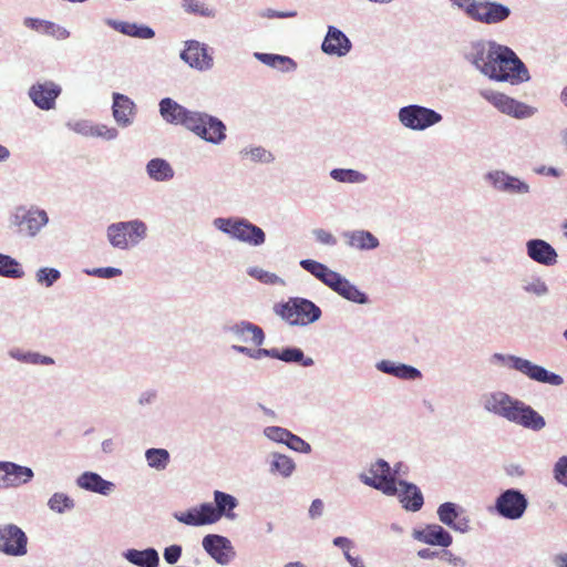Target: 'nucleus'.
Listing matches in <instances>:
<instances>
[{"mask_svg": "<svg viewBox=\"0 0 567 567\" xmlns=\"http://www.w3.org/2000/svg\"><path fill=\"white\" fill-rule=\"evenodd\" d=\"M203 549L217 564L228 565L236 556L230 539L219 534H207L202 539Z\"/></svg>", "mask_w": 567, "mask_h": 567, "instance_id": "aec40b11", "label": "nucleus"}, {"mask_svg": "<svg viewBox=\"0 0 567 567\" xmlns=\"http://www.w3.org/2000/svg\"><path fill=\"white\" fill-rule=\"evenodd\" d=\"M286 446L295 452L302 454H309L312 451L311 445L308 442H306L302 437L293 434L292 432L288 436Z\"/></svg>", "mask_w": 567, "mask_h": 567, "instance_id": "603ef678", "label": "nucleus"}, {"mask_svg": "<svg viewBox=\"0 0 567 567\" xmlns=\"http://www.w3.org/2000/svg\"><path fill=\"white\" fill-rule=\"evenodd\" d=\"M375 369L384 374L405 381H414L422 378V372L417 368L391 360L378 361L375 363Z\"/></svg>", "mask_w": 567, "mask_h": 567, "instance_id": "c756f323", "label": "nucleus"}, {"mask_svg": "<svg viewBox=\"0 0 567 567\" xmlns=\"http://www.w3.org/2000/svg\"><path fill=\"white\" fill-rule=\"evenodd\" d=\"M274 311L288 324L297 327L315 323L322 316L319 306L302 297H290L287 301L275 305Z\"/></svg>", "mask_w": 567, "mask_h": 567, "instance_id": "0eeeda50", "label": "nucleus"}, {"mask_svg": "<svg viewBox=\"0 0 567 567\" xmlns=\"http://www.w3.org/2000/svg\"><path fill=\"white\" fill-rule=\"evenodd\" d=\"M290 433H291V431H289L285 427H281V426H277V425L266 426L262 431V434L268 440L279 443V444H285V445H286V442H287Z\"/></svg>", "mask_w": 567, "mask_h": 567, "instance_id": "3c124183", "label": "nucleus"}, {"mask_svg": "<svg viewBox=\"0 0 567 567\" xmlns=\"http://www.w3.org/2000/svg\"><path fill=\"white\" fill-rule=\"evenodd\" d=\"M23 25L39 34L49 35L56 40H65L70 37V31L64 27L40 18L27 17L23 19Z\"/></svg>", "mask_w": 567, "mask_h": 567, "instance_id": "7c9ffc66", "label": "nucleus"}, {"mask_svg": "<svg viewBox=\"0 0 567 567\" xmlns=\"http://www.w3.org/2000/svg\"><path fill=\"white\" fill-rule=\"evenodd\" d=\"M0 553L11 557H22L28 554V536L16 524L0 525Z\"/></svg>", "mask_w": 567, "mask_h": 567, "instance_id": "f3484780", "label": "nucleus"}, {"mask_svg": "<svg viewBox=\"0 0 567 567\" xmlns=\"http://www.w3.org/2000/svg\"><path fill=\"white\" fill-rule=\"evenodd\" d=\"M61 278V271L53 267H41L35 271V280L47 288L52 287Z\"/></svg>", "mask_w": 567, "mask_h": 567, "instance_id": "49530a36", "label": "nucleus"}, {"mask_svg": "<svg viewBox=\"0 0 567 567\" xmlns=\"http://www.w3.org/2000/svg\"><path fill=\"white\" fill-rule=\"evenodd\" d=\"M320 48L327 55L343 58L352 50V42L342 30L328 25Z\"/></svg>", "mask_w": 567, "mask_h": 567, "instance_id": "5701e85b", "label": "nucleus"}, {"mask_svg": "<svg viewBox=\"0 0 567 567\" xmlns=\"http://www.w3.org/2000/svg\"><path fill=\"white\" fill-rule=\"evenodd\" d=\"M157 400V391L154 389H148L143 391L137 399V403L141 406L152 405Z\"/></svg>", "mask_w": 567, "mask_h": 567, "instance_id": "680f3d73", "label": "nucleus"}, {"mask_svg": "<svg viewBox=\"0 0 567 567\" xmlns=\"http://www.w3.org/2000/svg\"><path fill=\"white\" fill-rule=\"evenodd\" d=\"M254 58L262 64L282 73H291L297 70V62L287 55L277 53L255 52Z\"/></svg>", "mask_w": 567, "mask_h": 567, "instance_id": "c9c22d12", "label": "nucleus"}, {"mask_svg": "<svg viewBox=\"0 0 567 567\" xmlns=\"http://www.w3.org/2000/svg\"><path fill=\"white\" fill-rule=\"evenodd\" d=\"M370 473L373 475L368 476L364 473L359 475V480L364 485L382 492L386 496H394L398 494V482L392 477V466L383 458L377 460L370 467Z\"/></svg>", "mask_w": 567, "mask_h": 567, "instance_id": "4468645a", "label": "nucleus"}, {"mask_svg": "<svg viewBox=\"0 0 567 567\" xmlns=\"http://www.w3.org/2000/svg\"><path fill=\"white\" fill-rule=\"evenodd\" d=\"M398 120L405 128L422 132L441 123L443 115L427 106L409 104L399 109Z\"/></svg>", "mask_w": 567, "mask_h": 567, "instance_id": "f8f14e48", "label": "nucleus"}, {"mask_svg": "<svg viewBox=\"0 0 567 567\" xmlns=\"http://www.w3.org/2000/svg\"><path fill=\"white\" fill-rule=\"evenodd\" d=\"M329 176L343 184H363L368 181V176L360 171L353 168H332Z\"/></svg>", "mask_w": 567, "mask_h": 567, "instance_id": "ea45409f", "label": "nucleus"}, {"mask_svg": "<svg viewBox=\"0 0 567 567\" xmlns=\"http://www.w3.org/2000/svg\"><path fill=\"white\" fill-rule=\"evenodd\" d=\"M528 505L527 495L519 488L511 487L496 496L493 511L501 518L518 520L525 515Z\"/></svg>", "mask_w": 567, "mask_h": 567, "instance_id": "ddd939ff", "label": "nucleus"}, {"mask_svg": "<svg viewBox=\"0 0 567 567\" xmlns=\"http://www.w3.org/2000/svg\"><path fill=\"white\" fill-rule=\"evenodd\" d=\"M231 350L254 360H259L261 358L274 359L275 355V348L266 349L259 347L258 349H251L245 346L233 344Z\"/></svg>", "mask_w": 567, "mask_h": 567, "instance_id": "09e8293b", "label": "nucleus"}, {"mask_svg": "<svg viewBox=\"0 0 567 567\" xmlns=\"http://www.w3.org/2000/svg\"><path fill=\"white\" fill-rule=\"evenodd\" d=\"M50 511L56 514H64L75 507L74 499L63 492L53 493L47 503Z\"/></svg>", "mask_w": 567, "mask_h": 567, "instance_id": "37998d69", "label": "nucleus"}, {"mask_svg": "<svg viewBox=\"0 0 567 567\" xmlns=\"http://www.w3.org/2000/svg\"><path fill=\"white\" fill-rule=\"evenodd\" d=\"M118 131L115 127H110L105 124H96L93 126V136L92 137H101L105 141H113L117 138Z\"/></svg>", "mask_w": 567, "mask_h": 567, "instance_id": "13d9d810", "label": "nucleus"}, {"mask_svg": "<svg viewBox=\"0 0 567 567\" xmlns=\"http://www.w3.org/2000/svg\"><path fill=\"white\" fill-rule=\"evenodd\" d=\"M105 23L109 27H111L112 29H114L115 31H117L122 34H125L127 37H128V32H131V28H132L131 22L120 21V20H115V19H106Z\"/></svg>", "mask_w": 567, "mask_h": 567, "instance_id": "e2e57ef3", "label": "nucleus"}, {"mask_svg": "<svg viewBox=\"0 0 567 567\" xmlns=\"http://www.w3.org/2000/svg\"><path fill=\"white\" fill-rule=\"evenodd\" d=\"M84 272L92 277L103 278V279H111L115 278L122 275V270L116 267H99V268H92V269H85Z\"/></svg>", "mask_w": 567, "mask_h": 567, "instance_id": "864d4df0", "label": "nucleus"}, {"mask_svg": "<svg viewBox=\"0 0 567 567\" xmlns=\"http://www.w3.org/2000/svg\"><path fill=\"white\" fill-rule=\"evenodd\" d=\"M522 289L526 293H530L536 297H544L549 292L547 284L540 277H533L530 280H524Z\"/></svg>", "mask_w": 567, "mask_h": 567, "instance_id": "8fccbe9b", "label": "nucleus"}, {"mask_svg": "<svg viewBox=\"0 0 567 567\" xmlns=\"http://www.w3.org/2000/svg\"><path fill=\"white\" fill-rule=\"evenodd\" d=\"M481 96L501 113L523 120L536 114L537 109L494 90H482Z\"/></svg>", "mask_w": 567, "mask_h": 567, "instance_id": "2eb2a0df", "label": "nucleus"}, {"mask_svg": "<svg viewBox=\"0 0 567 567\" xmlns=\"http://www.w3.org/2000/svg\"><path fill=\"white\" fill-rule=\"evenodd\" d=\"M9 357L28 364L33 365H51L54 364V359L49 355L41 354L35 351H23L19 348L11 349L9 351Z\"/></svg>", "mask_w": 567, "mask_h": 567, "instance_id": "58836bf2", "label": "nucleus"}, {"mask_svg": "<svg viewBox=\"0 0 567 567\" xmlns=\"http://www.w3.org/2000/svg\"><path fill=\"white\" fill-rule=\"evenodd\" d=\"M534 172L538 175L551 176V177H559L561 175V172L558 168H556L554 166H545V165L536 167L534 169Z\"/></svg>", "mask_w": 567, "mask_h": 567, "instance_id": "338daca9", "label": "nucleus"}, {"mask_svg": "<svg viewBox=\"0 0 567 567\" xmlns=\"http://www.w3.org/2000/svg\"><path fill=\"white\" fill-rule=\"evenodd\" d=\"M183 554V547L178 544H173L164 548L163 558L166 564L175 565L179 561Z\"/></svg>", "mask_w": 567, "mask_h": 567, "instance_id": "bf43d9fd", "label": "nucleus"}, {"mask_svg": "<svg viewBox=\"0 0 567 567\" xmlns=\"http://www.w3.org/2000/svg\"><path fill=\"white\" fill-rule=\"evenodd\" d=\"M297 16V12L296 11H277V10H274V9H267L262 17H266V18H269V19H274V18H280V19H284V18H293Z\"/></svg>", "mask_w": 567, "mask_h": 567, "instance_id": "69168bd1", "label": "nucleus"}, {"mask_svg": "<svg viewBox=\"0 0 567 567\" xmlns=\"http://www.w3.org/2000/svg\"><path fill=\"white\" fill-rule=\"evenodd\" d=\"M348 247L361 251L374 250L380 246V240L370 230L355 229L342 233Z\"/></svg>", "mask_w": 567, "mask_h": 567, "instance_id": "473e14b6", "label": "nucleus"}, {"mask_svg": "<svg viewBox=\"0 0 567 567\" xmlns=\"http://www.w3.org/2000/svg\"><path fill=\"white\" fill-rule=\"evenodd\" d=\"M333 546L342 549L344 551L347 548L354 547V543L352 539L346 537V536H337L332 539Z\"/></svg>", "mask_w": 567, "mask_h": 567, "instance_id": "774afa93", "label": "nucleus"}, {"mask_svg": "<svg viewBox=\"0 0 567 567\" xmlns=\"http://www.w3.org/2000/svg\"><path fill=\"white\" fill-rule=\"evenodd\" d=\"M61 93L62 86L51 80L38 81L28 89L29 99L41 111L55 109Z\"/></svg>", "mask_w": 567, "mask_h": 567, "instance_id": "6ab92c4d", "label": "nucleus"}, {"mask_svg": "<svg viewBox=\"0 0 567 567\" xmlns=\"http://www.w3.org/2000/svg\"><path fill=\"white\" fill-rule=\"evenodd\" d=\"M66 126L72 130L73 132L85 136V137H92L93 136V126L90 121L87 120H80L75 122H68Z\"/></svg>", "mask_w": 567, "mask_h": 567, "instance_id": "6e6d98bb", "label": "nucleus"}, {"mask_svg": "<svg viewBox=\"0 0 567 567\" xmlns=\"http://www.w3.org/2000/svg\"><path fill=\"white\" fill-rule=\"evenodd\" d=\"M135 114L136 104L130 96L118 92L112 94V115L120 127L126 128L131 126Z\"/></svg>", "mask_w": 567, "mask_h": 567, "instance_id": "b1692460", "label": "nucleus"}, {"mask_svg": "<svg viewBox=\"0 0 567 567\" xmlns=\"http://www.w3.org/2000/svg\"><path fill=\"white\" fill-rule=\"evenodd\" d=\"M316 240L326 246H336L338 244L337 238L328 230L322 228H316L312 231Z\"/></svg>", "mask_w": 567, "mask_h": 567, "instance_id": "052dcab7", "label": "nucleus"}, {"mask_svg": "<svg viewBox=\"0 0 567 567\" xmlns=\"http://www.w3.org/2000/svg\"><path fill=\"white\" fill-rule=\"evenodd\" d=\"M122 557L136 567H159V553L154 547L144 549L128 548L122 553Z\"/></svg>", "mask_w": 567, "mask_h": 567, "instance_id": "72a5a7b5", "label": "nucleus"}, {"mask_svg": "<svg viewBox=\"0 0 567 567\" xmlns=\"http://www.w3.org/2000/svg\"><path fill=\"white\" fill-rule=\"evenodd\" d=\"M210 48L197 40H187L184 42V49L179 53V58L188 66L197 71H208L214 66V59Z\"/></svg>", "mask_w": 567, "mask_h": 567, "instance_id": "a211bd4d", "label": "nucleus"}, {"mask_svg": "<svg viewBox=\"0 0 567 567\" xmlns=\"http://www.w3.org/2000/svg\"><path fill=\"white\" fill-rule=\"evenodd\" d=\"M223 329L224 332L230 333L237 340L243 342H247L248 334H251V342L257 347L262 346L266 339L264 330L259 326L247 320H241L233 324H226Z\"/></svg>", "mask_w": 567, "mask_h": 567, "instance_id": "a878e982", "label": "nucleus"}, {"mask_svg": "<svg viewBox=\"0 0 567 567\" xmlns=\"http://www.w3.org/2000/svg\"><path fill=\"white\" fill-rule=\"evenodd\" d=\"M145 460L151 468L164 471L171 461L169 452L162 447H151L145 451Z\"/></svg>", "mask_w": 567, "mask_h": 567, "instance_id": "79ce46f5", "label": "nucleus"}, {"mask_svg": "<svg viewBox=\"0 0 567 567\" xmlns=\"http://www.w3.org/2000/svg\"><path fill=\"white\" fill-rule=\"evenodd\" d=\"M128 37L150 40L155 37V31L151 27L146 24H138L132 22L131 32H128Z\"/></svg>", "mask_w": 567, "mask_h": 567, "instance_id": "4d7b16f0", "label": "nucleus"}, {"mask_svg": "<svg viewBox=\"0 0 567 567\" xmlns=\"http://www.w3.org/2000/svg\"><path fill=\"white\" fill-rule=\"evenodd\" d=\"M214 502H205L185 512H175L173 517L187 526H205L219 522L221 518L235 520V509L239 501L231 494L216 489L213 493Z\"/></svg>", "mask_w": 567, "mask_h": 567, "instance_id": "7ed1b4c3", "label": "nucleus"}, {"mask_svg": "<svg viewBox=\"0 0 567 567\" xmlns=\"http://www.w3.org/2000/svg\"><path fill=\"white\" fill-rule=\"evenodd\" d=\"M247 275L265 285H270V286H276V285L284 286L285 285V280L281 277H279L278 275L267 271V270H264L262 268H259L256 266L248 267Z\"/></svg>", "mask_w": 567, "mask_h": 567, "instance_id": "a18cd8bd", "label": "nucleus"}, {"mask_svg": "<svg viewBox=\"0 0 567 567\" xmlns=\"http://www.w3.org/2000/svg\"><path fill=\"white\" fill-rule=\"evenodd\" d=\"M11 224L21 237L33 239L39 236L50 221L47 210L37 205L19 206L12 214Z\"/></svg>", "mask_w": 567, "mask_h": 567, "instance_id": "9d476101", "label": "nucleus"}, {"mask_svg": "<svg viewBox=\"0 0 567 567\" xmlns=\"http://www.w3.org/2000/svg\"><path fill=\"white\" fill-rule=\"evenodd\" d=\"M467 18L486 25L501 24L512 14V9L495 0H452Z\"/></svg>", "mask_w": 567, "mask_h": 567, "instance_id": "39448f33", "label": "nucleus"}, {"mask_svg": "<svg viewBox=\"0 0 567 567\" xmlns=\"http://www.w3.org/2000/svg\"><path fill=\"white\" fill-rule=\"evenodd\" d=\"M145 172L151 181L166 183L174 178L175 171L171 163L162 157L151 158L145 165Z\"/></svg>", "mask_w": 567, "mask_h": 567, "instance_id": "f704fd0d", "label": "nucleus"}, {"mask_svg": "<svg viewBox=\"0 0 567 567\" xmlns=\"http://www.w3.org/2000/svg\"><path fill=\"white\" fill-rule=\"evenodd\" d=\"M23 276L24 270L16 258L0 252V277L21 279Z\"/></svg>", "mask_w": 567, "mask_h": 567, "instance_id": "a19ab883", "label": "nucleus"}, {"mask_svg": "<svg viewBox=\"0 0 567 567\" xmlns=\"http://www.w3.org/2000/svg\"><path fill=\"white\" fill-rule=\"evenodd\" d=\"M527 256L535 262L543 266H553L557 262L556 249L546 240L534 238L526 243Z\"/></svg>", "mask_w": 567, "mask_h": 567, "instance_id": "bb28decb", "label": "nucleus"}, {"mask_svg": "<svg viewBox=\"0 0 567 567\" xmlns=\"http://www.w3.org/2000/svg\"><path fill=\"white\" fill-rule=\"evenodd\" d=\"M268 464L270 474L279 475L284 478L290 477L296 471L295 461L290 456L278 452L269 455Z\"/></svg>", "mask_w": 567, "mask_h": 567, "instance_id": "4c0bfd02", "label": "nucleus"}, {"mask_svg": "<svg viewBox=\"0 0 567 567\" xmlns=\"http://www.w3.org/2000/svg\"><path fill=\"white\" fill-rule=\"evenodd\" d=\"M324 504L322 499L316 498L311 502L308 515L311 519L320 518L323 514Z\"/></svg>", "mask_w": 567, "mask_h": 567, "instance_id": "0e129e2a", "label": "nucleus"}, {"mask_svg": "<svg viewBox=\"0 0 567 567\" xmlns=\"http://www.w3.org/2000/svg\"><path fill=\"white\" fill-rule=\"evenodd\" d=\"M182 8L187 13H193L204 18H214L216 16V11L213 8L206 7L198 0H183Z\"/></svg>", "mask_w": 567, "mask_h": 567, "instance_id": "de8ad7c7", "label": "nucleus"}, {"mask_svg": "<svg viewBox=\"0 0 567 567\" xmlns=\"http://www.w3.org/2000/svg\"><path fill=\"white\" fill-rule=\"evenodd\" d=\"M412 536L414 539L430 546L446 548L453 543L451 533L439 524H427L424 528L414 529Z\"/></svg>", "mask_w": 567, "mask_h": 567, "instance_id": "393cba45", "label": "nucleus"}, {"mask_svg": "<svg viewBox=\"0 0 567 567\" xmlns=\"http://www.w3.org/2000/svg\"><path fill=\"white\" fill-rule=\"evenodd\" d=\"M395 496L399 497L402 507L409 512H419L424 505V497L419 486L405 480H399Z\"/></svg>", "mask_w": 567, "mask_h": 567, "instance_id": "cd10ccee", "label": "nucleus"}, {"mask_svg": "<svg viewBox=\"0 0 567 567\" xmlns=\"http://www.w3.org/2000/svg\"><path fill=\"white\" fill-rule=\"evenodd\" d=\"M147 236V226L141 219L112 223L106 228L110 245L120 250L137 246Z\"/></svg>", "mask_w": 567, "mask_h": 567, "instance_id": "1a4fd4ad", "label": "nucleus"}, {"mask_svg": "<svg viewBox=\"0 0 567 567\" xmlns=\"http://www.w3.org/2000/svg\"><path fill=\"white\" fill-rule=\"evenodd\" d=\"M75 483L81 489L103 496L110 495L115 488L113 482L103 478L99 473L92 471H85L80 474Z\"/></svg>", "mask_w": 567, "mask_h": 567, "instance_id": "c85d7f7f", "label": "nucleus"}, {"mask_svg": "<svg viewBox=\"0 0 567 567\" xmlns=\"http://www.w3.org/2000/svg\"><path fill=\"white\" fill-rule=\"evenodd\" d=\"M274 359L280 360L285 363H296L303 368H309L315 364L312 358L307 357L301 348L287 346L281 349L275 348Z\"/></svg>", "mask_w": 567, "mask_h": 567, "instance_id": "e433bc0d", "label": "nucleus"}, {"mask_svg": "<svg viewBox=\"0 0 567 567\" xmlns=\"http://www.w3.org/2000/svg\"><path fill=\"white\" fill-rule=\"evenodd\" d=\"M483 408L488 413L534 432H539L546 426L544 416L532 405L503 391L484 394Z\"/></svg>", "mask_w": 567, "mask_h": 567, "instance_id": "f03ea898", "label": "nucleus"}, {"mask_svg": "<svg viewBox=\"0 0 567 567\" xmlns=\"http://www.w3.org/2000/svg\"><path fill=\"white\" fill-rule=\"evenodd\" d=\"M158 113L165 123L181 125L188 130L195 111L185 107L172 97H163L158 102Z\"/></svg>", "mask_w": 567, "mask_h": 567, "instance_id": "412c9836", "label": "nucleus"}, {"mask_svg": "<svg viewBox=\"0 0 567 567\" xmlns=\"http://www.w3.org/2000/svg\"><path fill=\"white\" fill-rule=\"evenodd\" d=\"M300 267L311 274L317 280L327 286L334 293L349 302L357 305L371 303L370 297L358 286L338 271L330 269L327 265L315 259H301Z\"/></svg>", "mask_w": 567, "mask_h": 567, "instance_id": "20e7f679", "label": "nucleus"}, {"mask_svg": "<svg viewBox=\"0 0 567 567\" xmlns=\"http://www.w3.org/2000/svg\"><path fill=\"white\" fill-rule=\"evenodd\" d=\"M464 513L465 509L454 502H444L436 509L439 520L461 534H466L471 529L470 518L464 516Z\"/></svg>", "mask_w": 567, "mask_h": 567, "instance_id": "4be33fe9", "label": "nucleus"}, {"mask_svg": "<svg viewBox=\"0 0 567 567\" xmlns=\"http://www.w3.org/2000/svg\"><path fill=\"white\" fill-rule=\"evenodd\" d=\"M554 478L567 487V455L557 460L553 468Z\"/></svg>", "mask_w": 567, "mask_h": 567, "instance_id": "5fc2aeb1", "label": "nucleus"}, {"mask_svg": "<svg viewBox=\"0 0 567 567\" xmlns=\"http://www.w3.org/2000/svg\"><path fill=\"white\" fill-rule=\"evenodd\" d=\"M187 131L213 145H220L227 138L226 124L219 117L202 111H195Z\"/></svg>", "mask_w": 567, "mask_h": 567, "instance_id": "9b49d317", "label": "nucleus"}, {"mask_svg": "<svg viewBox=\"0 0 567 567\" xmlns=\"http://www.w3.org/2000/svg\"><path fill=\"white\" fill-rule=\"evenodd\" d=\"M464 56L491 80L513 85L530 80L529 71L518 55L511 48L495 41H474Z\"/></svg>", "mask_w": 567, "mask_h": 567, "instance_id": "f257e3e1", "label": "nucleus"}, {"mask_svg": "<svg viewBox=\"0 0 567 567\" xmlns=\"http://www.w3.org/2000/svg\"><path fill=\"white\" fill-rule=\"evenodd\" d=\"M34 477V472L31 467L20 465L16 462L6 461V471L3 474L4 488L19 487L30 483Z\"/></svg>", "mask_w": 567, "mask_h": 567, "instance_id": "2f4dec72", "label": "nucleus"}, {"mask_svg": "<svg viewBox=\"0 0 567 567\" xmlns=\"http://www.w3.org/2000/svg\"><path fill=\"white\" fill-rule=\"evenodd\" d=\"M493 362L501 363L507 368L520 372L529 380L559 386L564 383L561 375L547 370L545 367L536 364L530 360L514 354L494 353L492 357Z\"/></svg>", "mask_w": 567, "mask_h": 567, "instance_id": "6e6552de", "label": "nucleus"}, {"mask_svg": "<svg viewBox=\"0 0 567 567\" xmlns=\"http://www.w3.org/2000/svg\"><path fill=\"white\" fill-rule=\"evenodd\" d=\"M484 181L498 192L509 195L524 196L530 193V186L524 179L511 175L504 169H492L484 174Z\"/></svg>", "mask_w": 567, "mask_h": 567, "instance_id": "dca6fc26", "label": "nucleus"}, {"mask_svg": "<svg viewBox=\"0 0 567 567\" xmlns=\"http://www.w3.org/2000/svg\"><path fill=\"white\" fill-rule=\"evenodd\" d=\"M216 229L231 239L259 247L266 243V233L244 217H217L213 220Z\"/></svg>", "mask_w": 567, "mask_h": 567, "instance_id": "423d86ee", "label": "nucleus"}, {"mask_svg": "<svg viewBox=\"0 0 567 567\" xmlns=\"http://www.w3.org/2000/svg\"><path fill=\"white\" fill-rule=\"evenodd\" d=\"M243 157H249L254 163L270 164L275 161L274 154L262 146H249L240 151Z\"/></svg>", "mask_w": 567, "mask_h": 567, "instance_id": "c03bdc74", "label": "nucleus"}]
</instances>
